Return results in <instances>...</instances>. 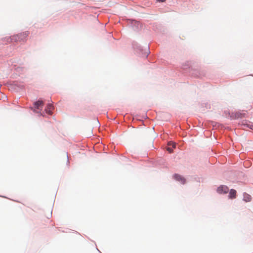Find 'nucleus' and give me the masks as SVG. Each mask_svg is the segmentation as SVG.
I'll list each match as a JSON object with an SVG mask.
<instances>
[{
    "label": "nucleus",
    "instance_id": "f257e3e1",
    "mask_svg": "<svg viewBox=\"0 0 253 253\" xmlns=\"http://www.w3.org/2000/svg\"><path fill=\"white\" fill-rule=\"evenodd\" d=\"M28 36V34L27 33H22L16 35H14L11 37V41L18 42H20V40L19 39V37H23V38H26Z\"/></svg>",
    "mask_w": 253,
    "mask_h": 253
},
{
    "label": "nucleus",
    "instance_id": "f03ea898",
    "mask_svg": "<svg viewBox=\"0 0 253 253\" xmlns=\"http://www.w3.org/2000/svg\"><path fill=\"white\" fill-rule=\"evenodd\" d=\"M228 191V187L225 185H221L217 189V192L219 194H226Z\"/></svg>",
    "mask_w": 253,
    "mask_h": 253
},
{
    "label": "nucleus",
    "instance_id": "7ed1b4c3",
    "mask_svg": "<svg viewBox=\"0 0 253 253\" xmlns=\"http://www.w3.org/2000/svg\"><path fill=\"white\" fill-rule=\"evenodd\" d=\"M54 109L53 106L51 104H48L46 108L45 109V111L46 113L48 115L52 114V110Z\"/></svg>",
    "mask_w": 253,
    "mask_h": 253
},
{
    "label": "nucleus",
    "instance_id": "20e7f679",
    "mask_svg": "<svg viewBox=\"0 0 253 253\" xmlns=\"http://www.w3.org/2000/svg\"><path fill=\"white\" fill-rule=\"evenodd\" d=\"M43 102L41 100H38V101L35 102L34 103L35 109H40V107H42L43 105Z\"/></svg>",
    "mask_w": 253,
    "mask_h": 253
},
{
    "label": "nucleus",
    "instance_id": "39448f33",
    "mask_svg": "<svg viewBox=\"0 0 253 253\" xmlns=\"http://www.w3.org/2000/svg\"><path fill=\"white\" fill-rule=\"evenodd\" d=\"M236 197V191L234 189H231L229 192V198L230 199H235Z\"/></svg>",
    "mask_w": 253,
    "mask_h": 253
},
{
    "label": "nucleus",
    "instance_id": "423d86ee",
    "mask_svg": "<svg viewBox=\"0 0 253 253\" xmlns=\"http://www.w3.org/2000/svg\"><path fill=\"white\" fill-rule=\"evenodd\" d=\"M252 200V197L250 195L245 193L243 194V200L246 202H249Z\"/></svg>",
    "mask_w": 253,
    "mask_h": 253
},
{
    "label": "nucleus",
    "instance_id": "0eeeda50",
    "mask_svg": "<svg viewBox=\"0 0 253 253\" xmlns=\"http://www.w3.org/2000/svg\"><path fill=\"white\" fill-rule=\"evenodd\" d=\"M174 178L176 180L180 181L182 184H184L185 183L184 178L179 174H175Z\"/></svg>",
    "mask_w": 253,
    "mask_h": 253
},
{
    "label": "nucleus",
    "instance_id": "6e6552de",
    "mask_svg": "<svg viewBox=\"0 0 253 253\" xmlns=\"http://www.w3.org/2000/svg\"><path fill=\"white\" fill-rule=\"evenodd\" d=\"M167 149L170 153L173 152V149L170 147H168Z\"/></svg>",
    "mask_w": 253,
    "mask_h": 253
},
{
    "label": "nucleus",
    "instance_id": "1a4fd4ad",
    "mask_svg": "<svg viewBox=\"0 0 253 253\" xmlns=\"http://www.w3.org/2000/svg\"><path fill=\"white\" fill-rule=\"evenodd\" d=\"M26 38H23V37H19V39L20 42L22 41H24Z\"/></svg>",
    "mask_w": 253,
    "mask_h": 253
},
{
    "label": "nucleus",
    "instance_id": "9d476101",
    "mask_svg": "<svg viewBox=\"0 0 253 253\" xmlns=\"http://www.w3.org/2000/svg\"><path fill=\"white\" fill-rule=\"evenodd\" d=\"M157 1H158V2H163L165 1L166 0H157Z\"/></svg>",
    "mask_w": 253,
    "mask_h": 253
},
{
    "label": "nucleus",
    "instance_id": "9b49d317",
    "mask_svg": "<svg viewBox=\"0 0 253 253\" xmlns=\"http://www.w3.org/2000/svg\"><path fill=\"white\" fill-rule=\"evenodd\" d=\"M172 147L173 148L175 147L176 144L175 143H172Z\"/></svg>",
    "mask_w": 253,
    "mask_h": 253
},
{
    "label": "nucleus",
    "instance_id": "f8f14e48",
    "mask_svg": "<svg viewBox=\"0 0 253 253\" xmlns=\"http://www.w3.org/2000/svg\"><path fill=\"white\" fill-rule=\"evenodd\" d=\"M250 127L251 129H253V125H251V126H250Z\"/></svg>",
    "mask_w": 253,
    "mask_h": 253
},
{
    "label": "nucleus",
    "instance_id": "ddd939ff",
    "mask_svg": "<svg viewBox=\"0 0 253 253\" xmlns=\"http://www.w3.org/2000/svg\"><path fill=\"white\" fill-rule=\"evenodd\" d=\"M34 111L35 112H36V113H38V112H37V111H36L35 109H34Z\"/></svg>",
    "mask_w": 253,
    "mask_h": 253
}]
</instances>
